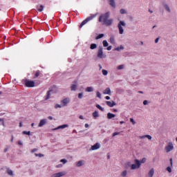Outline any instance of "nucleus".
Masks as SVG:
<instances>
[{
  "label": "nucleus",
  "mask_w": 177,
  "mask_h": 177,
  "mask_svg": "<svg viewBox=\"0 0 177 177\" xmlns=\"http://www.w3.org/2000/svg\"><path fill=\"white\" fill-rule=\"evenodd\" d=\"M110 12H106L104 14L101 15L98 18V21L103 24V26H106V27H110L113 26L114 23V19H110Z\"/></svg>",
  "instance_id": "f257e3e1"
},
{
  "label": "nucleus",
  "mask_w": 177,
  "mask_h": 177,
  "mask_svg": "<svg viewBox=\"0 0 177 177\" xmlns=\"http://www.w3.org/2000/svg\"><path fill=\"white\" fill-rule=\"evenodd\" d=\"M124 27H127V23L125 21H120L118 24V28L119 30V34L122 35L124 34Z\"/></svg>",
  "instance_id": "f03ea898"
},
{
  "label": "nucleus",
  "mask_w": 177,
  "mask_h": 177,
  "mask_svg": "<svg viewBox=\"0 0 177 177\" xmlns=\"http://www.w3.org/2000/svg\"><path fill=\"white\" fill-rule=\"evenodd\" d=\"M97 56L98 59H104L106 57V55L103 53V47L102 46H99Z\"/></svg>",
  "instance_id": "7ed1b4c3"
},
{
  "label": "nucleus",
  "mask_w": 177,
  "mask_h": 177,
  "mask_svg": "<svg viewBox=\"0 0 177 177\" xmlns=\"http://www.w3.org/2000/svg\"><path fill=\"white\" fill-rule=\"evenodd\" d=\"M134 164H132L131 166V169L135 170V169H139L140 168V162H139V160L136 159L134 160Z\"/></svg>",
  "instance_id": "20e7f679"
},
{
  "label": "nucleus",
  "mask_w": 177,
  "mask_h": 177,
  "mask_svg": "<svg viewBox=\"0 0 177 177\" xmlns=\"http://www.w3.org/2000/svg\"><path fill=\"white\" fill-rule=\"evenodd\" d=\"M166 153H169L174 150V144L171 142H168L167 145L165 147Z\"/></svg>",
  "instance_id": "39448f33"
},
{
  "label": "nucleus",
  "mask_w": 177,
  "mask_h": 177,
  "mask_svg": "<svg viewBox=\"0 0 177 177\" xmlns=\"http://www.w3.org/2000/svg\"><path fill=\"white\" fill-rule=\"evenodd\" d=\"M95 17V15H91V17H87L85 20H84L80 26V28H82L83 26H85L88 21H91L93 18Z\"/></svg>",
  "instance_id": "423d86ee"
},
{
  "label": "nucleus",
  "mask_w": 177,
  "mask_h": 177,
  "mask_svg": "<svg viewBox=\"0 0 177 177\" xmlns=\"http://www.w3.org/2000/svg\"><path fill=\"white\" fill-rule=\"evenodd\" d=\"M66 175H67V172L62 171H59L58 173H55L52 174L51 177H63V176H66Z\"/></svg>",
  "instance_id": "0eeeda50"
},
{
  "label": "nucleus",
  "mask_w": 177,
  "mask_h": 177,
  "mask_svg": "<svg viewBox=\"0 0 177 177\" xmlns=\"http://www.w3.org/2000/svg\"><path fill=\"white\" fill-rule=\"evenodd\" d=\"M162 6H163L165 10H166L167 12V13H172V9H171L169 4H167V2H163Z\"/></svg>",
  "instance_id": "6e6552de"
},
{
  "label": "nucleus",
  "mask_w": 177,
  "mask_h": 177,
  "mask_svg": "<svg viewBox=\"0 0 177 177\" xmlns=\"http://www.w3.org/2000/svg\"><path fill=\"white\" fill-rule=\"evenodd\" d=\"M25 84L28 88H34L35 86V82L31 80H26Z\"/></svg>",
  "instance_id": "1a4fd4ad"
},
{
  "label": "nucleus",
  "mask_w": 177,
  "mask_h": 177,
  "mask_svg": "<svg viewBox=\"0 0 177 177\" xmlns=\"http://www.w3.org/2000/svg\"><path fill=\"white\" fill-rule=\"evenodd\" d=\"M100 149V144L99 142L95 143L94 145L91 146L90 148V151H94V150H99Z\"/></svg>",
  "instance_id": "9d476101"
},
{
  "label": "nucleus",
  "mask_w": 177,
  "mask_h": 177,
  "mask_svg": "<svg viewBox=\"0 0 177 177\" xmlns=\"http://www.w3.org/2000/svg\"><path fill=\"white\" fill-rule=\"evenodd\" d=\"M70 103V98H65L61 101L62 107H66Z\"/></svg>",
  "instance_id": "9b49d317"
},
{
  "label": "nucleus",
  "mask_w": 177,
  "mask_h": 177,
  "mask_svg": "<svg viewBox=\"0 0 177 177\" xmlns=\"http://www.w3.org/2000/svg\"><path fill=\"white\" fill-rule=\"evenodd\" d=\"M75 165L77 168H80V167H84V165H85V160H79L75 163Z\"/></svg>",
  "instance_id": "f8f14e48"
},
{
  "label": "nucleus",
  "mask_w": 177,
  "mask_h": 177,
  "mask_svg": "<svg viewBox=\"0 0 177 177\" xmlns=\"http://www.w3.org/2000/svg\"><path fill=\"white\" fill-rule=\"evenodd\" d=\"M78 90V84H72L71 85V91L72 92H75V91Z\"/></svg>",
  "instance_id": "ddd939ff"
},
{
  "label": "nucleus",
  "mask_w": 177,
  "mask_h": 177,
  "mask_svg": "<svg viewBox=\"0 0 177 177\" xmlns=\"http://www.w3.org/2000/svg\"><path fill=\"white\" fill-rule=\"evenodd\" d=\"M46 122H48V120L46 119L41 120L38 124L39 128H41V127H44V125H46Z\"/></svg>",
  "instance_id": "4468645a"
},
{
  "label": "nucleus",
  "mask_w": 177,
  "mask_h": 177,
  "mask_svg": "<svg viewBox=\"0 0 177 177\" xmlns=\"http://www.w3.org/2000/svg\"><path fill=\"white\" fill-rule=\"evenodd\" d=\"M106 103L107 106H109V107H114V106H117V103H115V102L114 101H112V102L106 101Z\"/></svg>",
  "instance_id": "2eb2a0df"
},
{
  "label": "nucleus",
  "mask_w": 177,
  "mask_h": 177,
  "mask_svg": "<svg viewBox=\"0 0 177 177\" xmlns=\"http://www.w3.org/2000/svg\"><path fill=\"white\" fill-rule=\"evenodd\" d=\"M145 138L148 139V140H151V139H153V137H151L150 135H144L140 136V139H145Z\"/></svg>",
  "instance_id": "dca6fc26"
},
{
  "label": "nucleus",
  "mask_w": 177,
  "mask_h": 177,
  "mask_svg": "<svg viewBox=\"0 0 177 177\" xmlns=\"http://www.w3.org/2000/svg\"><path fill=\"white\" fill-rule=\"evenodd\" d=\"M68 125L67 124H62L61 126L57 127L55 129H53V131H57V129H64V128H67Z\"/></svg>",
  "instance_id": "f3484780"
},
{
  "label": "nucleus",
  "mask_w": 177,
  "mask_h": 177,
  "mask_svg": "<svg viewBox=\"0 0 177 177\" xmlns=\"http://www.w3.org/2000/svg\"><path fill=\"white\" fill-rule=\"evenodd\" d=\"M108 1L110 6H111V8H113V9H115V0H108Z\"/></svg>",
  "instance_id": "a211bd4d"
},
{
  "label": "nucleus",
  "mask_w": 177,
  "mask_h": 177,
  "mask_svg": "<svg viewBox=\"0 0 177 177\" xmlns=\"http://www.w3.org/2000/svg\"><path fill=\"white\" fill-rule=\"evenodd\" d=\"M104 95H111V90L110 88H106L104 91H103Z\"/></svg>",
  "instance_id": "6ab92c4d"
},
{
  "label": "nucleus",
  "mask_w": 177,
  "mask_h": 177,
  "mask_svg": "<svg viewBox=\"0 0 177 177\" xmlns=\"http://www.w3.org/2000/svg\"><path fill=\"white\" fill-rule=\"evenodd\" d=\"M6 173L8 174V175H9V176H15V173H13L12 169L9 168L7 169Z\"/></svg>",
  "instance_id": "aec40b11"
},
{
  "label": "nucleus",
  "mask_w": 177,
  "mask_h": 177,
  "mask_svg": "<svg viewBox=\"0 0 177 177\" xmlns=\"http://www.w3.org/2000/svg\"><path fill=\"white\" fill-rule=\"evenodd\" d=\"M154 176V169L152 168L149 170V173H148V176L149 177H153Z\"/></svg>",
  "instance_id": "412c9836"
},
{
  "label": "nucleus",
  "mask_w": 177,
  "mask_h": 177,
  "mask_svg": "<svg viewBox=\"0 0 177 177\" xmlns=\"http://www.w3.org/2000/svg\"><path fill=\"white\" fill-rule=\"evenodd\" d=\"M115 117V115L111 113H107V118L108 120H111V118H114Z\"/></svg>",
  "instance_id": "4be33fe9"
},
{
  "label": "nucleus",
  "mask_w": 177,
  "mask_h": 177,
  "mask_svg": "<svg viewBox=\"0 0 177 177\" xmlns=\"http://www.w3.org/2000/svg\"><path fill=\"white\" fill-rule=\"evenodd\" d=\"M120 15H127L128 11L124 8H122L120 10Z\"/></svg>",
  "instance_id": "5701e85b"
},
{
  "label": "nucleus",
  "mask_w": 177,
  "mask_h": 177,
  "mask_svg": "<svg viewBox=\"0 0 177 177\" xmlns=\"http://www.w3.org/2000/svg\"><path fill=\"white\" fill-rule=\"evenodd\" d=\"M127 175H128V171H127V170H124L123 171H122L120 173V176H122V177H125V176H127Z\"/></svg>",
  "instance_id": "b1692460"
},
{
  "label": "nucleus",
  "mask_w": 177,
  "mask_h": 177,
  "mask_svg": "<svg viewBox=\"0 0 177 177\" xmlns=\"http://www.w3.org/2000/svg\"><path fill=\"white\" fill-rule=\"evenodd\" d=\"M52 92V91H48L47 92V95L46 96V97L44 98L45 100H48V99H50V93Z\"/></svg>",
  "instance_id": "393cba45"
},
{
  "label": "nucleus",
  "mask_w": 177,
  "mask_h": 177,
  "mask_svg": "<svg viewBox=\"0 0 177 177\" xmlns=\"http://www.w3.org/2000/svg\"><path fill=\"white\" fill-rule=\"evenodd\" d=\"M45 7L44 6H42V5H41V6H37V10H39V12H42L43 10H44V8Z\"/></svg>",
  "instance_id": "a878e982"
},
{
  "label": "nucleus",
  "mask_w": 177,
  "mask_h": 177,
  "mask_svg": "<svg viewBox=\"0 0 177 177\" xmlns=\"http://www.w3.org/2000/svg\"><path fill=\"white\" fill-rule=\"evenodd\" d=\"M114 50H117L118 52H120V50H124V47L121 45L120 46L114 48Z\"/></svg>",
  "instance_id": "bb28decb"
},
{
  "label": "nucleus",
  "mask_w": 177,
  "mask_h": 177,
  "mask_svg": "<svg viewBox=\"0 0 177 177\" xmlns=\"http://www.w3.org/2000/svg\"><path fill=\"white\" fill-rule=\"evenodd\" d=\"M86 92H93V87L88 86L86 88Z\"/></svg>",
  "instance_id": "cd10ccee"
},
{
  "label": "nucleus",
  "mask_w": 177,
  "mask_h": 177,
  "mask_svg": "<svg viewBox=\"0 0 177 177\" xmlns=\"http://www.w3.org/2000/svg\"><path fill=\"white\" fill-rule=\"evenodd\" d=\"M109 41L111 42V44L114 45V44H115V39H114V37H111L109 39Z\"/></svg>",
  "instance_id": "c85d7f7f"
},
{
  "label": "nucleus",
  "mask_w": 177,
  "mask_h": 177,
  "mask_svg": "<svg viewBox=\"0 0 177 177\" xmlns=\"http://www.w3.org/2000/svg\"><path fill=\"white\" fill-rule=\"evenodd\" d=\"M93 117H94V118H97V117H99V112H97V111L93 112Z\"/></svg>",
  "instance_id": "c756f323"
},
{
  "label": "nucleus",
  "mask_w": 177,
  "mask_h": 177,
  "mask_svg": "<svg viewBox=\"0 0 177 177\" xmlns=\"http://www.w3.org/2000/svg\"><path fill=\"white\" fill-rule=\"evenodd\" d=\"M124 68H125V65H124V64L119 65V66L117 67V69H118V70H124Z\"/></svg>",
  "instance_id": "7c9ffc66"
},
{
  "label": "nucleus",
  "mask_w": 177,
  "mask_h": 177,
  "mask_svg": "<svg viewBox=\"0 0 177 177\" xmlns=\"http://www.w3.org/2000/svg\"><path fill=\"white\" fill-rule=\"evenodd\" d=\"M97 48V45H96V44H91L90 48L93 50V49H96Z\"/></svg>",
  "instance_id": "2f4dec72"
},
{
  "label": "nucleus",
  "mask_w": 177,
  "mask_h": 177,
  "mask_svg": "<svg viewBox=\"0 0 177 177\" xmlns=\"http://www.w3.org/2000/svg\"><path fill=\"white\" fill-rule=\"evenodd\" d=\"M102 44L104 48H107V46H109V43L106 40L102 41Z\"/></svg>",
  "instance_id": "473e14b6"
},
{
  "label": "nucleus",
  "mask_w": 177,
  "mask_h": 177,
  "mask_svg": "<svg viewBox=\"0 0 177 177\" xmlns=\"http://www.w3.org/2000/svg\"><path fill=\"white\" fill-rule=\"evenodd\" d=\"M146 158H143L141 160H139L140 165H142V164H145V162H146Z\"/></svg>",
  "instance_id": "72a5a7b5"
},
{
  "label": "nucleus",
  "mask_w": 177,
  "mask_h": 177,
  "mask_svg": "<svg viewBox=\"0 0 177 177\" xmlns=\"http://www.w3.org/2000/svg\"><path fill=\"white\" fill-rule=\"evenodd\" d=\"M102 73L104 75H107L109 74V72L107 71V70L106 69H102Z\"/></svg>",
  "instance_id": "f704fd0d"
},
{
  "label": "nucleus",
  "mask_w": 177,
  "mask_h": 177,
  "mask_svg": "<svg viewBox=\"0 0 177 177\" xmlns=\"http://www.w3.org/2000/svg\"><path fill=\"white\" fill-rule=\"evenodd\" d=\"M103 37H104V34H100L95 37V39H100V38H103Z\"/></svg>",
  "instance_id": "c9c22d12"
},
{
  "label": "nucleus",
  "mask_w": 177,
  "mask_h": 177,
  "mask_svg": "<svg viewBox=\"0 0 177 177\" xmlns=\"http://www.w3.org/2000/svg\"><path fill=\"white\" fill-rule=\"evenodd\" d=\"M97 109L101 110V111H104V109H103L100 104L96 105Z\"/></svg>",
  "instance_id": "e433bc0d"
},
{
  "label": "nucleus",
  "mask_w": 177,
  "mask_h": 177,
  "mask_svg": "<svg viewBox=\"0 0 177 177\" xmlns=\"http://www.w3.org/2000/svg\"><path fill=\"white\" fill-rule=\"evenodd\" d=\"M62 107H63V105H60V104H56L55 105V109H62Z\"/></svg>",
  "instance_id": "4c0bfd02"
},
{
  "label": "nucleus",
  "mask_w": 177,
  "mask_h": 177,
  "mask_svg": "<svg viewBox=\"0 0 177 177\" xmlns=\"http://www.w3.org/2000/svg\"><path fill=\"white\" fill-rule=\"evenodd\" d=\"M166 170L169 172V174H171V172H172V168L171 167H167L166 168Z\"/></svg>",
  "instance_id": "58836bf2"
},
{
  "label": "nucleus",
  "mask_w": 177,
  "mask_h": 177,
  "mask_svg": "<svg viewBox=\"0 0 177 177\" xmlns=\"http://www.w3.org/2000/svg\"><path fill=\"white\" fill-rule=\"evenodd\" d=\"M83 96H84V93H78L77 97H78V99H82Z\"/></svg>",
  "instance_id": "ea45409f"
},
{
  "label": "nucleus",
  "mask_w": 177,
  "mask_h": 177,
  "mask_svg": "<svg viewBox=\"0 0 177 177\" xmlns=\"http://www.w3.org/2000/svg\"><path fill=\"white\" fill-rule=\"evenodd\" d=\"M22 133L24 135H28V136H30V135H31V131H23Z\"/></svg>",
  "instance_id": "a19ab883"
},
{
  "label": "nucleus",
  "mask_w": 177,
  "mask_h": 177,
  "mask_svg": "<svg viewBox=\"0 0 177 177\" xmlns=\"http://www.w3.org/2000/svg\"><path fill=\"white\" fill-rule=\"evenodd\" d=\"M97 97H99V99H102V94H100V92L97 91L96 93Z\"/></svg>",
  "instance_id": "79ce46f5"
},
{
  "label": "nucleus",
  "mask_w": 177,
  "mask_h": 177,
  "mask_svg": "<svg viewBox=\"0 0 177 177\" xmlns=\"http://www.w3.org/2000/svg\"><path fill=\"white\" fill-rule=\"evenodd\" d=\"M36 157H44V154L42 153H35Z\"/></svg>",
  "instance_id": "37998d69"
},
{
  "label": "nucleus",
  "mask_w": 177,
  "mask_h": 177,
  "mask_svg": "<svg viewBox=\"0 0 177 177\" xmlns=\"http://www.w3.org/2000/svg\"><path fill=\"white\" fill-rule=\"evenodd\" d=\"M130 122H131V124H133V125H135V124H136V122H135L133 118H130Z\"/></svg>",
  "instance_id": "c03bdc74"
},
{
  "label": "nucleus",
  "mask_w": 177,
  "mask_h": 177,
  "mask_svg": "<svg viewBox=\"0 0 177 177\" xmlns=\"http://www.w3.org/2000/svg\"><path fill=\"white\" fill-rule=\"evenodd\" d=\"M60 162H62L63 164H66L67 160H66V159H62V160H60Z\"/></svg>",
  "instance_id": "a18cd8bd"
},
{
  "label": "nucleus",
  "mask_w": 177,
  "mask_h": 177,
  "mask_svg": "<svg viewBox=\"0 0 177 177\" xmlns=\"http://www.w3.org/2000/svg\"><path fill=\"white\" fill-rule=\"evenodd\" d=\"M1 125L5 126V121L3 120V119H0V125H1Z\"/></svg>",
  "instance_id": "49530a36"
},
{
  "label": "nucleus",
  "mask_w": 177,
  "mask_h": 177,
  "mask_svg": "<svg viewBox=\"0 0 177 177\" xmlns=\"http://www.w3.org/2000/svg\"><path fill=\"white\" fill-rule=\"evenodd\" d=\"M143 104H144V106H147V104H149V101H147V100H144V101H143Z\"/></svg>",
  "instance_id": "de8ad7c7"
},
{
  "label": "nucleus",
  "mask_w": 177,
  "mask_h": 177,
  "mask_svg": "<svg viewBox=\"0 0 177 177\" xmlns=\"http://www.w3.org/2000/svg\"><path fill=\"white\" fill-rule=\"evenodd\" d=\"M117 135H120V132H115L113 133V136H117Z\"/></svg>",
  "instance_id": "09e8293b"
},
{
  "label": "nucleus",
  "mask_w": 177,
  "mask_h": 177,
  "mask_svg": "<svg viewBox=\"0 0 177 177\" xmlns=\"http://www.w3.org/2000/svg\"><path fill=\"white\" fill-rule=\"evenodd\" d=\"M170 165L171 167L174 166V162L172 161V158H170Z\"/></svg>",
  "instance_id": "8fccbe9b"
},
{
  "label": "nucleus",
  "mask_w": 177,
  "mask_h": 177,
  "mask_svg": "<svg viewBox=\"0 0 177 177\" xmlns=\"http://www.w3.org/2000/svg\"><path fill=\"white\" fill-rule=\"evenodd\" d=\"M158 41H160V37H158L155 39V44H158Z\"/></svg>",
  "instance_id": "3c124183"
},
{
  "label": "nucleus",
  "mask_w": 177,
  "mask_h": 177,
  "mask_svg": "<svg viewBox=\"0 0 177 177\" xmlns=\"http://www.w3.org/2000/svg\"><path fill=\"white\" fill-rule=\"evenodd\" d=\"M63 167V165L60 164V165H57L56 166V168H62Z\"/></svg>",
  "instance_id": "603ef678"
},
{
  "label": "nucleus",
  "mask_w": 177,
  "mask_h": 177,
  "mask_svg": "<svg viewBox=\"0 0 177 177\" xmlns=\"http://www.w3.org/2000/svg\"><path fill=\"white\" fill-rule=\"evenodd\" d=\"M111 48H112V46H108L107 47V50H111Z\"/></svg>",
  "instance_id": "864d4df0"
},
{
  "label": "nucleus",
  "mask_w": 177,
  "mask_h": 177,
  "mask_svg": "<svg viewBox=\"0 0 177 177\" xmlns=\"http://www.w3.org/2000/svg\"><path fill=\"white\" fill-rule=\"evenodd\" d=\"M35 77H39V72H37L35 73Z\"/></svg>",
  "instance_id": "5fc2aeb1"
},
{
  "label": "nucleus",
  "mask_w": 177,
  "mask_h": 177,
  "mask_svg": "<svg viewBox=\"0 0 177 177\" xmlns=\"http://www.w3.org/2000/svg\"><path fill=\"white\" fill-rule=\"evenodd\" d=\"M18 145H19L22 146L23 142H21V141H18Z\"/></svg>",
  "instance_id": "6e6d98bb"
},
{
  "label": "nucleus",
  "mask_w": 177,
  "mask_h": 177,
  "mask_svg": "<svg viewBox=\"0 0 177 177\" xmlns=\"http://www.w3.org/2000/svg\"><path fill=\"white\" fill-rule=\"evenodd\" d=\"M79 118H80V120H84V116H83V115H80V116H79Z\"/></svg>",
  "instance_id": "4d7b16f0"
},
{
  "label": "nucleus",
  "mask_w": 177,
  "mask_h": 177,
  "mask_svg": "<svg viewBox=\"0 0 177 177\" xmlns=\"http://www.w3.org/2000/svg\"><path fill=\"white\" fill-rule=\"evenodd\" d=\"M48 120H53V117H52V116H48Z\"/></svg>",
  "instance_id": "13d9d810"
},
{
  "label": "nucleus",
  "mask_w": 177,
  "mask_h": 177,
  "mask_svg": "<svg viewBox=\"0 0 177 177\" xmlns=\"http://www.w3.org/2000/svg\"><path fill=\"white\" fill-rule=\"evenodd\" d=\"M84 127H85V128H89V124H84Z\"/></svg>",
  "instance_id": "bf43d9fd"
},
{
  "label": "nucleus",
  "mask_w": 177,
  "mask_h": 177,
  "mask_svg": "<svg viewBox=\"0 0 177 177\" xmlns=\"http://www.w3.org/2000/svg\"><path fill=\"white\" fill-rule=\"evenodd\" d=\"M105 98H106V100H110V97L109 96H106V97H105Z\"/></svg>",
  "instance_id": "052dcab7"
},
{
  "label": "nucleus",
  "mask_w": 177,
  "mask_h": 177,
  "mask_svg": "<svg viewBox=\"0 0 177 177\" xmlns=\"http://www.w3.org/2000/svg\"><path fill=\"white\" fill-rule=\"evenodd\" d=\"M21 127H23V123H22V122H20V123H19V127L21 128Z\"/></svg>",
  "instance_id": "680f3d73"
},
{
  "label": "nucleus",
  "mask_w": 177,
  "mask_h": 177,
  "mask_svg": "<svg viewBox=\"0 0 177 177\" xmlns=\"http://www.w3.org/2000/svg\"><path fill=\"white\" fill-rule=\"evenodd\" d=\"M13 139H14V137L13 136H12V138H11V142L13 143Z\"/></svg>",
  "instance_id": "e2e57ef3"
},
{
  "label": "nucleus",
  "mask_w": 177,
  "mask_h": 177,
  "mask_svg": "<svg viewBox=\"0 0 177 177\" xmlns=\"http://www.w3.org/2000/svg\"><path fill=\"white\" fill-rule=\"evenodd\" d=\"M98 66H99V67H100V70H102V65H101V64H99Z\"/></svg>",
  "instance_id": "0e129e2a"
},
{
  "label": "nucleus",
  "mask_w": 177,
  "mask_h": 177,
  "mask_svg": "<svg viewBox=\"0 0 177 177\" xmlns=\"http://www.w3.org/2000/svg\"><path fill=\"white\" fill-rule=\"evenodd\" d=\"M124 121H120V124H124Z\"/></svg>",
  "instance_id": "69168bd1"
},
{
  "label": "nucleus",
  "mask_w": 177,
  "mask_h": 177,
  "mask_svg": "<svg viewBox=\"0 0 177 177\" xmlns=\"http://www.w3.org/2000/svg\"><path fill=\"white\" fill-rule=\"evenodd\" d=\"M6 151H8V149H4V153H6Z\"/></svg>",
  "instance_id": "338daca9"
},
{
  "label": "nucleus",
  "mask_w": 177,
  "mask_h": 177,
  "mask_svg": "<svg viewBox=\"0 0 177 177\" xmlns=\"http://www.w3.org/2000/svg\"><path fill=\"white\" fill-rule=\"evenodd\" d=\"M37 150V149H34L33 150H32V152L34 153V151H35Z\"/></svg>",
  "instance_id": "774afa93"
}]
</instances>
